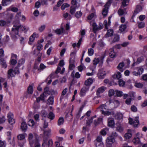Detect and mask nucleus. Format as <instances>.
Instances as JSON below:
<instances>
[{"mask_svg":"<svg viewBox=\"0 0 147 147\" xmlns=\"http://www.w3.org/2000/svg\"><path fill=\"white\" fill-rule=\"evenodd\" d=\"M112 1L113 0H109L104 5V8L103 9H108L112 2Z\"/></svg>","mask_w":147,"mask_h":147,"instance_id":"4be33fe9","label":"nucleus"},{"mask_svg":"<svg viewBox=\"0 0 147 147\" xmlns=\"http://www.w3.org/2000/svg\"><path fill=\"white\" fill-rule=\"evenodd\" d=\"M113 31L112 30H109L107 31V35L108 37L112 36L113 34Z\"/></svg>","mask_w":147,"mask_h":147,"instance_id":"e433bc0d","label":"nucleus"},{"mask_svg":"<svg viewBox=\"0 0 147 147\" xmlns=\"http://www.w3.org/2000/svg\"><path fill=\"white\" fill-rule=\"evenodd\" d=\"M105 46V44L102 41H100L98 45V48L99 49H100L103 47Z\"/></svg>","mask_w":147,"mask_h":147,"instance_id":"774afa93","label":"nucleus"},{"mask_svg":"<svg viewBox=\"0 0 147 147\" xmlns=\"http://www.w3.org/2000/svg\"><path fill=\"white\" fill-rule=\"evenodd\" d=\"M108 52L109 53V56L111 58H114L115 56V53L114 51V49L113 48L110 49L108 51L107 50H106L105 52L107 53Z\"/></svg>","mask_w":147,"mask_h":147,"instance_id":"423d86ee","label":"nucleus"},{"mask_svg":"<svg viewBox=\"0 0 147 147\" xmlns=\"http://www.w3.org/2000/svg\"><path fill=\"white\" fill-rule=\"evenodd\" d=\"M138 117H135L134 121L131 118H129V122L130 124L133 125L135 127H137L139 123Z\"/></svg>","mask_w":147,"mask_h":147,"instance_id":"7ed1b4c3","label":"nucleus"},{"mask_svg":"<svg viewBox=\"0 0 147 147\" xmlns=\"http://www.w3.org/2000/svg\"><path fill=\"white\" fill-rule=\"evenodd\" d=\"M144 60V58L143 57H141L138 58L137 59L136 62H134L132 64L133 66L135 65H137L140 63L141 62Z\"/></svg>","mask_w":147,"mask_h":147,"instance_id":"6ab92c4d","label":"nucleus"},{"mask_svg":"<svg viewBox=\"0 0 147 147\" xmlns=\"http://www.w3.org/2000/svg\"><path fill=\"white\" fill-rule=\"evenodd\" d=\"M93 82L92 79L90 78H89L85 82V84L86 86H88L91 84Z\"/></svg>","mask_w":147,"mask_h":147,"instance_id":"393cba45","label":"nucleus"},{"mask_svg":"<svg viewBox=\"0 0 147 147\" xmlns=\"http://www.w3.org/2000/svg\"><path fill=\"white\" fill-rule=\"evenodd\" d=\"M115 142V139L112 136H109L107 138L106 140V146L107 147L111 146Z\"/></svg>","mask_w":147,"mask_h":147,"instance_id":"20e7f679","label":"nucleus"},{"mask_svg":"<svg viewBox=\"0 0 147 147\" xmlns=\"http://www.w3.org/2000/svg\"><path fill=\"white\" fill-rule=\"evenodd\" d=\"M93 29L94 32L95 33L98 30H100L102 28V26H100L99 27L98 26L96 23H93L92 24Z\"/></svg>","mask_w":147,"mask_h":147,"instance_id":"9b49d317","label":"nucleus"},{"mask_svg":"<svg viewBox=\"0 0 147 147\" xmlns=\"http://www.w3.org/2000/svg\"><path fill=\"white\" fill-rule=\"evenodd\" d=\"M64 17L66 18L67 17L69 20H70L71 18V15H70L68 13H66L63 14Z\"/></svg>","mask_w":147,"mask_h":147,"instance_id":"0e129e2a","label":"nucleus"},{"mask_svg":"<svg viewBox=\"0 0 147 147\" xmlns=\"http://www.w3.org/2000/svg\"><path fill=\"white\" fill-rule=\"evenodd\" d=\"M115 93L116 95L115 96H116L118 97H120L123 95V92L121 91L116 90H115Z\"/></svg>","mask_w":147,"mask_h":147,"instance_id":"2f4dec72","label":"nucleus"},{"mask_svg":"<svg viewBox=\"0 0 147 147\" xmlns=\"http://www.w3.org/2000/svg\"><path fill=\"white\" fill-rule=\"evenodd\" d=\"M135 86L136 87L141 88L143 87V84L140 83H136L135 84Z\"/></svg>","mask_w":147,"mask_h":147,"instance_id":"3c124183","label":"nucleus"},{"mask_svg":"<svg viewBox=\"0 0 147 147\" xmlns=\"http://www.w3.org/2000/svg\"><path fill=\"white\" fill-rule=\"evenodd\" d=\"M132 142L134 144L136 145L138 144L139 146H141L142 143L140 140V138L138 137H135L133 140Z\"/></svg>","mask_w":147,"mask_h":147,"instance_id":"0eeeda50","label":"nucleus"},{"mask_svg":"<svg viewBox=\"0 0 147 147\" xmlns=\"http://www.w3.org/2000/svg\"><path fill=\"white\" fill-rule=\"evenodd\" d=\"M27 91L28 94H32L33 91V89L32 86L31 85L29 86L28 88Z\"/></svg>","mask_w":147,"mask_h":147,"instance_id":"cd10ccee","label":"nucleus"},{"mask_svg":"<svg viewBox=\"0 0 147 147\" xmlns=\"http://www.w3.org/2000/svg\"><path fill=\"white\" fill-rule=\"evenodd\" d=\"M135 70L138 71L139 74H142L144 71V69L142 67L136 68Z\"/></svg>","mask_w":147,"mask_h":147,"instance_id":"473e14b6","label":"nucleus"},{"mask_svg":"<svg viewBox=\"0 0 147 147\" xmlns=\"http://www.w3.org/2000/svg\"><path fill=\"white\" fill-rule=\"evenodd\" d=\"M71 3L73 5V8H72V7L71 6V9H76L78 8L80 5L79 3L77 2L76 0H72Z\"/></svg>","mask_w":147,"mask_h":147,"instance_id":"6e6552de","label":"nucleus"},{"mask_svg":"<svg viewBox=\"0 0 147 147\" xmlns=\"http://www.w3.org/2000/svg\"><path fill=\"white\" fill-rule=\"evenodd\" d=\"M46 68V66L43 64L41 63L40 65V67L38 69V71L42 70Z\"/></svg>","mask_w":147,"mask_h":147,"instance_id":"a18cd8bd","label":"nucleus"},{"mask_svg":"<svg viewBox=\"0 0 147 147\" xmlns=\"http://www.w3.org/2000/svg\"><path fill=\"white\" fill-rule=\"evenodd\" d=\"M132 112H136L137 111V107L134 105H132L130 108Z\"/></svg>","mask_w":147,"mask_h":147,"instance_id":"09e8293b","label":"nucleus"},{"mask_svg":"<svg viewBox=\"0 0 147 147\" xmlns=\"http://www.w3.org/2000/svg\"><path fill=\"white\" fill-rule=\"evenodd\" d=\"M7 74V76L9 78H10L11 77L14 76L15 75L13 72V69H9L8 71Z\"/></svg>","mask_w":147,"mask_h":147,"instance_id":"f3484780","label":"nucleus"},{"mask_svg":"<svg viewBox=\"0 0 147 147\" xmlns=\"http://www.w3.org/2000/svg\"><path fill=\"white\" fill-rule=\"evenodd\" d=\"M11 0H3L2 3L3 5L4 6H6L8 3L11 1Z\"/></svg>","mask_w":147,"mask_h":147,"instance_id":"4d7b16f0","label":"nucleus"},{"mask_svg":"<svg viewBox=\"0 0 147 147\" xmlns=\"http://www.w3.org/2000/svg\"><path fill=\"white\" fill-rule=\"evenodd\" d=\"M105 88L104 86L101 87L99 88L96 92V94L98 97H100L99 94L100 93H103L105 90Z\"/></svg>","mask_w":147,"mask_h":147,"instance_id":"f8f14e48","label":"nucleus"},{"mask_svg":"<svg viewBox=\"0 0 147 147\" xmlns=\"http://www.w3.org/2000/svg\"><path fill=\"white\" fill-rule=\"evenodd\" d=\"M131 98H127L125 101V103L127 105H130L131 104Z\"/></svg>","mask_w":147,"mask_h":147,"instance_id":"e2e57ef3","label":"nucleus"},{"mask_svg":"<svg viewBox=\"0 0 147 147\" xmlns=\"http://www.w3.org/2000/svg\"><path fill=\"white\" fill-rule=\"evenodd\" d=\"M88 53L89 55L92 56L94 53V50L92 48H90L88 49Z\"/></svg>","mask_w":147,"mask_h":147,"instance_id":"864d4df0","label":"nucleus"},{"mask_svg":"<svg viewBox=\"0 0 147 147\" xmlns=\"http://www.w3.org/2000/svg\"><path fill=\"white\" fill-rule=\"evenodd\" d=\"M122 1V5L121 6V7H125L128 5L129 2V0H121Z\"/></svg>","mask_w":147,"mask_h":147,"instance_id":"b1692460","label":"nucleus"},{"mask_svg":"<svg viewBox=\"0 0 147 147\" xmlns=\"http://www.w3.org/2000/svg\"><path fill=\"white\" fill-rule=\"evenodd\" d=\"M105 73L102 69H100L99 70L98 72V76L99 79H103L104 78Z\"/></svg>","mask_w":147,"mask_h":147,"instance_id":"1a4fd4ad","label":"nucleus"},{"mask_svg":"<svg viewBox=\"0 0 147 147\" xmlns=\"http://www.w3.org/2000/svg\"><path fill=\"white\" fill-rule=\"evenodd\" d=\"M96 116H94L93 117H92V118L88 120L87 121V125H90V124L93 121V119L94 118H96Z\"/></svg>","mask_w":147,"mask_h":147,"instance_id":"5fc2aeb1","label":"nucleus"},{"mask_svg":"<svg viewBox=\"0 0 147 147\" xmlns=\"http://www.w3.org/2000/svg\"><path fill=\"white\" fill-rule=\"evenodd\" d=\"M7 25L6 22L3 20H0V26L1 27L5 26Z\"/></svg>","mask_w":147,"mask_h":147,"instance_id":"79ce46f5","label":"nucleus"},{"mask_svg":"<svg viewBox=\"0 0 147 147\" xmlns=\"http://www.w3.org/2000/svg\"><path fill=\"white\" fill-rule=\"evenodd\" d=\"M0 64L2 66V67L6 68L7 67V65L5 60L2 58L0 59Z\"/></svg>","mask_w":147,"mask_h":147,"instance_id":"412c9836","label":"nucleus"},{"mask_svg":"<svg viewBox=\"0 0 147 147\" xmlns=\"http://www.w3.org/2000/svg\"><path fill=\"white\" fill-rule=\"evenodd\" d=\"M82 14V13L80 11L77 12L75 14V16L77 18L80 17Z\"/></svg>","mask_w":147,"mask_h":147,"instance_id":"338daca9","label":"nucleus"},{"mask_svg":"<svg viewBox=\"0 0 147 147\" xmlns=\"http://www.w3.org/2000/svg\"><path fill=\"white\" fill-rule=\"evenodd\" d=\"M69 5L68 3H64L61 6V9H64L65 8L69 7Z\"/></svg>","mask_w":147,"mask_h":147,"instance_id":"de8ad7c7","label":"nucleus"},{"mask_svg":"<svg viewBox=\"0 0 147 147\" xmlns=\"http://www.w3.org/2000/svg\"><path fill=\"white\" fill-rule=\"evenodd\" d=\"M118 13L120 16H122L126 14L127 12L125 10H119L118 11Z\"/></svg>","mask_w":147,"mask_h":147,"instance_id":"c85d7f7f","label":"nucleus"},{"mask_svg":"<svg viewBox=\"0 0 147 147\" xmlns=\"http://www.w3.org/2000/svg\"><path fill=\"white\" fill-rule=\"evenodd\" d=\"M47 101L49 104L52 105L53 103V97H50L48 99Z\"/></svg>","mask_w":147,"mask_h":147,"instance_id":"c03bdc74","label":"nucleus"},{"mask_svg":"<svg viewBox=\"0 0 147 147\" xmlns=\"http://www.w3.org/2000/svg\"><path fill=\"white\" fill-rule=\"evenodd\" d=\"M96 147H103V144L102 142H94Z\"/></svg>","mask_w":147,"mask_h":147,"instance_id":"c9c22d12","label":"nucleus"},{"mask_svg":"<svg viewBox=\"0 0 147 147\" xmlns=\"http://www.w3.org/2000/svg\"><path fill=\"white\" fill-rule=\"evenodd\" d=\"M138 26L139 28H142L145 26V23L143 22H138Z\"/></svg>","mask_w":147,"mask_h":147,"instance_id":"a878e982","label":"nucleus"},{"mask_svg":"<svg viewBox=\"0 0 147 147\" xmlns=\"http://www.w3.org/2000/svg\"><path fill=\"white\" fill-rule=\"evenodd\" d=\"M28 125L32 127L34 124V121L32 119H30L28 122Z\"/></svg>","mask_w":147,"mask_h":147,"instance_id":"37998d69","label":"nucleus"},{"mask_svg":"<svg viewBox=\"0 0 147 147\" xmlns=\"http://www.w3.org/2000/svg\"><path fill=\"white\" fill-rule=\"evenodd\" d=\"M107 107L106 105L105 104H102L99 106L98 108V109H100L102 113L103 111H104L105 110H108V109H107Z\"/></svg>","mask_w":147,"mask_h":147,"instance_id":"2eb2a0df","label":"nucleus"},{"mask_svg":"<svg viewBox=\"0 0 147 147\" xmlns=\"http://www.w3.org/2000/svg\"><path fill=\"white\" fill-rule=\"evenodd\" d=\"M35 35V33H34L29 38V44H31L32 42H33L36 36Z\"/></svg>","mask_w":147,"mask_h":147,"instance_id":"bb28decb","label":"nucleus"},{"mask_svg":"<svg viewBox=\"0 0 147 147\" xmlns=\"http://www.w3.org/2000/svg\"><path fill=\"white\" fill-rule=\"evenodd\" d=\"M28 139L29 141L31 147H32L33 145L35 143H36L38 141V139L35 137H34L32 133L29 134Z\"/></svg>","mask_w":147,"mask_h":147,"instance_id":"f03ea898","label":"nucleus"},{"mask_svg":"<svg viewBox=\"0 0 147 147\" xmlns=\"http://www.w3.org/2000/svg\"><path fill=\"white\" fill-rule=\"evenodd\" d=\"M45 25H42L38 28V30L40 32H42L45 29Z\"/></svg>","mask_w":147,"mask_h":147,"instance_id":"bf43d9fd","label":"nucleus"},{"mask_svg":"<svg viewBox=\"0 0 147 147\" xmlns=\"http://www.w3.org/2000/svg\"><path fill=\"white\" fill-rule=\"evenodd\" d=\"M47 117L51 120H53L55 118V115L52 112H50L47 115Z\"/></svg>","mask_w":147,"mask_h":147,"instance_id":"c756f323","label":"nucleus"},{"mask_svg":"<svg viewBox=\"0 0 147 147\" xmlns=\"http://www.w3.org/2000/svg\"><path fill=\"white\" fill-rule=\"evenodd\" d=\"M45 94L44 93H42V94H41L40 97L37 98H36V101L38 102H39L40 100H42L43 102H45Z\"/></svg>","mask_w":147,"mask_h":147,"instance_id":"a211bd4d","label":"nucleus"},{"mask_svg":"<svg viewBox=\"0 0 147 147\" xmlns=\"http://www.w3.org/2000/svg\"><path fill=\"white\" fill-rule=\"evenodd\" d=\"M19 66L18 65L14 68V70H13V72L15 74H19V68L18 67Z\"/></svg>","mask_w":147,"mask_h":147,"instance_id":"6e6d98bb","label":"nucleus"},{"mask_svg":"<svg viewBox=\"0 0 147 147\" xmlns=\"http://www.w3.org/2000/svg\"><path fill=\"white\" fill-rule=\"evenodd\" d=\"M132 136V134L131 133H126L125 135V137L126 139H129Z\"/></svg>","mask_w":147,"mask_h":147,"instance_id":"8fccbe9b","label":"nucleus"},{"mask_svg":"<svg viewBox=\"0 0 147 147\" xmlns=\"http://www.w3.org/2000/svg\"><path fill=\"white\" fill-rule=\"evenodd\" d=\"M19 141H21L24 140L25 138V136L24 134H20L17 136Z\"/></svg>","mask_w":147,"mask_h":147,"instance_id":"f704fd0d","label":"nucleus"},{"mask_svg":"<svg viewBox=\"0 0 147 147\" xmlns=\"http://www.w3.org/2000/svg\"><path fill=\"white\" fill-rule=\"evenodd\" d=\"M8 118V121L11 125H13L15 123V119L13 118V114L11 112H9L7 116Z\"/></svg>","mask_w":147,"mask_h":147,"instance_id":"39448f33","label":"nucleus"},{"mask_svg":"<svg viewBox=\"0 0 147 147\" xmlns=\"http://www.w3.org/2000/svg\"><path fill=\"white\" fill-rule=\"evenodd\" d=\"M108 125L109 127H113L115 125L114 119L113 118H109L108 120Z\"/></svg>","mask_w":147,"mask_h":147,"instance_id":"4468645a","label":"nucleus"},{"mask_svg":"<svg viewBox=\"0 0 147 147\" xmlns=\"http://www.w3.org/2000/svg\"><path fill=\"white\" fill-rule=\"evenodd\" d=\"M102 136H100L97 137L96 140L94 141V142H102Z\"/></svg>","mask_w":147,"mask_h":147,"instance_id":"13d9d810","label":"nucleus"},{"mask_svg":"<svg viewBox=\"0 0 147 147\" xmlns=\"http://www.w3.org/2000/svg\"><path fill=\"white\" fill-rule=\"evenodd\" d=\"M64 30V29L63 28H61L60 29H57L55 30V32L56 33L60 34L61 33H62L63 32Z\"/></svg>","mask_w":147,"mask_h":147,"instance_id":"72a5a7b5","label":"nucleus"},{"mask_svg":"<svg viewBox=\"0 0 147 147\" xmlns=\"http://www.w3.org/2000/svg\"><path fill=\"white\" fill-rule=\"evenodd\" d=\"M113 113V112H111L108 111H103L102 114L105 115H109Z\"/></svg>","mask_w":147,"mask_h":147,"instance_id":"a19ab883","label":"nucleus"},{"mask_svg":"<svg viewBox=\"0 0 147 147\" xmlns=\"http://www.w3.org/2000/svg\"><path fill=\"white\" fill-rule=\"evenodd\" d=\"M119 85L120 86H123L125 84V82L122 80H119Z\"/></svg>","mask_w":147,"mask_h":147,"instance_id":"052dcab7","label":"nucleus"},{"mask_svg":"<svg viewBox=\"0 0 147 147\" xmlns=\"http://www.w3.org/2000/svg\"><path fill=\"white\" fill-rule=\"evenodd\" d=\"M121 73L119 72H117L113 76V77L114 79H119L121 78Z\"/></svg>","mask_w":147,"mask_h":147,"instance_id":"5701e85b","label":"nucleus"},{"mask_svg":"<svg viewBox=\"0 0 147 147\" xmlns=\"http://www.w3.org/2000/svg\"><path fill=\"white\" fill-rule=\"evenodd\" d=\"M125 65V63L123 62L120 63L118 65L117 68L120 71L122 72L123 71L124 69H123V67Z\"/></svg>","mask_w":147,"mask_h":147,"instance_id":"ddd939ff","label":"nucleus"},{"mask_svg":"<svg viewBox=\"0 0 147 147\" xmlns=\"http://www.w3.org/2000/svg\"><path fill=\"white\" fill-rule=\"evenodd\" d=\"M96 15L95 13H91L88 16V19L89 20H91L93 18V17H96Z\"/></svg>","mask_w":147,"mask_h":147,"instance_id":"49530a36","label":"nucleus"},{"mask_svg":"<svg viewBox=\"0 0 147 147\" xmlns=\"http://www.w3.org/2000/svg\"><path fill=\"white\" fill-rule=\"evenodd\" d=\"M42 116V117H47V113L45 110H42L41 112Z\"/></svg>","mask_w":147,"mask_h":147,"instance_id":"603ef678","label":"nucleus"},{"mask_svg":"<svg viewBox=\"0 0 147 147\" xmlns=\"http://www.w3.org/2000/svg\"><path fill=\"white\" fill-rule=\"evenodd\" d=\"M116 125V130L120 132H123V129L122 125L119 123H117Z\"/></svg>","mask_w":147,"mask_h":147,"instance_id":"dca6fc26","label":"nucleus"},{"mask_svg":"<svg viewBox=\"0 0 147 147\" xmlns=\"http://www.w3.org/2000/svg\"><path fill=\"white\" fill-rule=\"evenodd\" d=\"M19 29L26 32L29 30V28L25 26H23L20 24L14 25L10 33L11 36L12 38H18L19 36L18 34V30Z\"/></svg>","mask_w":147,"mask_h":147,"instance_id":"f257e3e1","label":"nucleus"},{"mask_svg":"<svg viewBox=\"0 0 147 147\" xmlns=\"http://www.w3.org/2000/svg\"><path fill=\"white\" fill-rule=\"evenodd\" d=\"M88 90V88L86 86L83 87L81 89L80 92V94L81 96H84L86 92Z\"/></svg>","mask_w":147,"mask_h":147,"instance_id":"9d476101","label":"nucleus"},{"mask_svg":"<svg viewBox=\"0 0 147 147\" xmlns=\"http://www.w3.org/2000/svg\"><path fill=\"white\" fill-rule=\"evenodd\" d=\"M93 64L94 65V67L95 68L96 65L99 62V59L98 58H95L93 61Z\"/></svg>","mask_w":147,"mask_h":147,"instance_id":"ea45409f","label":"nucleus"},{"mask_svg":"<svg viewBox=\"0 0 147 147\" xmlns=\"http://www.w3.org/2000/svg\"><path fill=\"white\" fill-rule=\"evenodd\" d=\"M127 26L125 24H122L119 27V30L121 32H123L125 30Z\"/></svg>","mask_w":147,"mask_h":147,"instance_id":"7c9ffc66","label":"nucleus"},{"mask_svg":"<svg viewBox=\"0 0 147 147\" xmlns=\"http://www.w3.org/2000/svg\"><path fill=\"white\" fill-rule=\"evenodd\" d=\"M115 91L113 89H110L109 91V96L110 97H111L115 94Z\"/></svg>","mask_w":147,"mask_h":147,"instance_id":"58836bf2","label":"nucleus"},{"mask_svg":"<svg viewBox=\"0 0 147 147\" xmlns=\"http://www.w3.org/2000/svg\"><path fill=\"white\" fill-rule=\"evenodd\" d=\"M21 128L22 131H26L27 128L26 123L24 122H22L21 124Z\"/></svg>","mask_w":147,"mask_h":147,"instance_id":"aec40b11","label":"nucleus"},{"mask_svg":"<svg viewBox=\"0 0 147 147\" xmlns=\"http://www.w3.org/2000/svg\"><path fill=\"white\" fill-rule=\"evenodd\" d=\"M64 122V119L63 117H60L58 121V125H60L63 124Z\"/></svg>","mask_w":147,"mask_h":147,"instance_id":"4c0bfd02","label":"nucleus"},{"mask_svg":"<svg viewBox=\"0 0 147 147\" xmlns=\"http://www.w3.org/2000/svg\"><path fill=\"white\" fill-rule=\"evenodd\" d=\"M5 121V117L4 116H0V124L3 123Z\"/></svg>","mask_w":147,"mask_h":147,"instance_id":"680f3d73","label":"nucleus"},{"mask_svg":"<svg viewBox=\"0 0 147 147\" xmlns=\"http://www.w3.org/2000/svg\"><path fill=\"white\" fill-rule=\"evenodd\" d=\"M25 62L24 60L23 59H20L18 61V65L19 66H20L21 65L23 64Z\"/></svg>","mask_w":147,"mask_h":147,"instance_id":"69168bd1","label":"nucleus"}]
</instances>
